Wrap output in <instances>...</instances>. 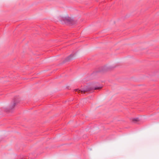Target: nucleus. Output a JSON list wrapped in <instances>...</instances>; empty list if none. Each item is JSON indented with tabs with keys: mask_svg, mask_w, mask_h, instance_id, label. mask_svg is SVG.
Instances as JSON below:
<instances>
[{
	"mask_svg": "<svg viewBox=\"0 0 159 159\" xmlns=\"http://www.w3.org/2000/svg\"><path fill=\"white\" fill-rule=\"evenodd\" d=\"M90 90L89 88H85L82 90H79L78 89H76L75 90L76 92H77L79 93H84L85 92H88Z\"/></svg>",
	"mask_w": 159,
	"mask_h": 159,
	"instance_id": "obj_1",
	"label": "nucleus"
},
{
	"mask_svg": "<svg viewBox=\"0 0 159 159\" xmlns=\"http://www.w3.org/2000/svg\"><path fill=\"white\" fill-rule=\"evenodd\" d=\"M15 103L14 102V103L11 106V109H12L15 107Z\"/></svg>",
	"mask_w": 159,
	"mask_h": 159,
	"instance_id": "obj_4",
	"label": "nucleus"
},
{
	"mask_svg": "<svg viewBox=\"0 0 159 159\" xmlns=\"http://www.w3.org/2000/svg\"><path fill=\"white\" fill-rule=\"evenodd\" d=\"M101 88V87H96V88H95L94 89H95V90H97V89H100Z\"/></svg>",
	"mask_w": 159,
	"mask_h": 159,
	"instance_id": "obj_5",
	"label": "nucleus"
},
{
	"mask_svg": "<svg viewBox=\"0 0 159 159\" xmlns=\"http://www.w3.org/2000/svg\"><path fill=\"white\" fill-rule=\"evenodd\" d=\"M74 58L73 55H71L68 57L66 59V61H69Z\"/></svg>",
	"mask_w": 159,
	"mask_h": 159,
	"instance_id": "obj_3",
	"label": "nucleus"
},
{
	"mask_svg": "<svg viewBox=\"0 0 159 159\" xmlns=\"http://www.w3.org/2000/svg\"><path fill=\"white\" fill-rule=\"evenodd\" d=\"M63 20H64L65 23L69 24H71L72 22V20L68 16L63 18Z\"/></svg>",
	"mask_w": 159,
	"mask_h": 159,
	"instance_id": "obj_2",
	"label": "nucleus"
}]
</instances>
